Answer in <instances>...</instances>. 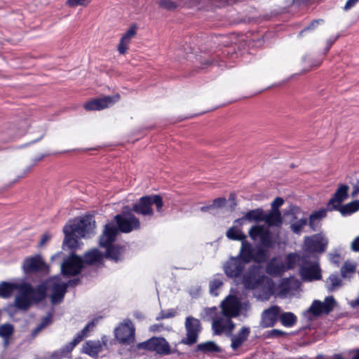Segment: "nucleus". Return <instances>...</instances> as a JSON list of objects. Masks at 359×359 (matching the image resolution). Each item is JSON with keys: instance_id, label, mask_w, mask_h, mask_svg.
Returning a JSON list of instances; mask_svg holds the SVG:
<instances>
[{"instance_id": "38", "label": "nucleus", "mask_w": 359, "mask_h": 359, "mask_svg": "<svg viewBox=\"0 0 359 359\" xmlns=\"http://www.w3.org/2000/svg\"><path fill=\"white\" fill-rule=\"evenodd\" d=\"M356 264L354 262L347 261L341 268V273L344 278H350L355 272Z\"/></svg>"}, {"instance_id": "19", "label": "nucleus", "mask_w": 359, "mask_h": 359, "mask_svg": "<svg viewBox=\"0 0 359 359\" xmlns=\"http://www.w3.org/2000/svg\"><path fill=\"white\" fill-rule=\"evenodd\" d=\"M140 347L147 350L156 351L160 354H168L170 353L169 344L163 338L153 337L141 344Z\"/></svg>"}, {"instance_id": "18", "label": "nucleus", "mask_w": 359, "mask_h": 359, "mask_svg": "<svg viewBox=\"0 0 359 359\" xmlns=\"http://www.w3.org/2000/svg\"><path fill=\"white\" fill-rule=\"evenodd\" d=\"M244 262L236 257H231L223 264L225 274L231 278H238L245 267Z\"/></svg>"}, {"instance_id": "56", "label": "nucleus", "mask_w": 359, "mask_h": 359, "mask_svg": "<svg viewBox=\"0 0 359 359\" xmlns=\"http://www.w3.org/2000/svg\"><path fill=\"white\" fill-rule=\"evenodd\" d=\"M216 311H217V308L215 307V306L211 307V308H208L206 310V313L208 315H212V314L215 313Z\"/></svg>"}, {"instance_id": "21", "label": "nucleus", "mask_w": 359, "mask_h": 359, "mask_svg": "<svg viewBox=\"0 0 359 359\" xmlns=\"http://www.w3.org/2000/svg\"><path fill=\"white\" fill-rule=\"evenodd\" d=\"M25 273L36 272L46 269V264L40 255L29 257L25 259L22 265Z\"/></svg>"}, {"instance_id": "61", "label": "nucleus", "mask_w": 359, "mask_h": 359, "mask_svg": "<svg viewBox=\"0 0 359 359\" xmlns=\"http://www.w3.org/2000/svg\"><path fill=\"white\" fill-rule=\"evenodd\" d=\"M358 191H359V186L358 187Z\"/></svg>"}, {"instance_id": "48", "label": "nucleus", "mask_w": 359, "mask_h": 359, "mask_svg": "<svg viewBox=\"0 0 359 359\" xmlns=\"http://www.w3.org/2000/svg\"><path fill=\"white\" fill-rule=\"evenodd\" d=\"M285 334V332L280 330H272L269 332L268 337L270 338L278 337Z\"/></svg>"}, {"instance_id": "47", "label": "nucleus", "mask_w": 359, "mask_h": 359, "mask_svg": "<svg viewBox=\"0 0 359 359\" xmlns=\"http://www.w3.org/2000/svg\"><path fill=\"white\" fill-rule=\"evenodd\" d=\"M226 202V199L224 198H216L213 203L211 204L212 208H217L223 206Z\"/></svg>"}, {"instance_id": "7", "label": "nucleus", "mask_w": 359, "mask_h": 359, "mask_svg": "<svg viewBox=\"0 0 359 359\" xmlns=\"http://www.w3.org/2000/svg\"><path fill=\"white\" fill-rule=\"evenodd\" d=\"M153 205H156L157 212H163V202L162 198L158 195L146 196L140 198L133 206V210L138 215L144 217H151L154 211L151 208Z\"/></svg>"}, {"instance_id": "37", "label": "nucleus", "mask_w": 359, "mask_h": 359, "mask_svg": "<svg viewBox=\"0 0 359 359\" xmlns=\"http://www.w3.org/2000/svg\"><path fill=\"white\" fill-rule=\"evenodd\" d=\"M341 284V280L337 274H331L326 281V287L330 292L339 288Z\"/></svg>"}, {"instance_id": "1", "label": "nucleus", "mask_w": 359, "mask_h": 359, "mask_svg": "<svg viewBox=\"0 0 359 359\" xmlns=\"http://www.w3.org/2000/svg\"><path fill=\"white\" fill-rule=\"evenodd\" d=\"M68 284L76 285V280H69L68 283L61 280L60 276H54L34 288L29 283H15L6 281L0 283V297L8 299L11 297L15 290L18 294L15 297L14 306L19 310L27 311L35 302L43 299L46 290L51 292L50 300L52 304L60 303L64 298Z\"/></svg>"}, {"instance_id": "53", "label": "nucleus", "mask_w": 359, "mask_h": 359, "mask_svg": "<svg viewBox=\"0 0 359 359\" xmlns=\"http://www.w3.org/2000/svg\"><path fill=\"white\" fill-rule=\"evenodd\" d=\"M351 307L355 309L359 306V297L349 302Z\"/></svg>"}, {"instance_id": "22", "label": "nucleus", "mask_w": 359, "mask_h": 359, "mask_svg": "<svg viewBox=\"0 0 359 359\" xmlns=\"http://www.w3.org/2000/svg\"><path fill=\"white\" fill-rule=\"evenodd\" d=\"M348 187L341 184L337 189L332 198H331L327 204L329 209L337 210L341 203L348 197Z\"/></svg>"}, {"instance_id": "58", "label": "nucleus", "mask_w": 359, "mask_h": 359, "mask_svg": "<svg viewBox=\"0 0 359 359\" xmlns=\"http://www.w3.org/2000/svg\"><path fill=\"white\" fill-rule=\"evenodd\" d=\"M329 359H344L341 354H335Z\"/></svg>"}, {"instance_id": "34", "label": "nucleus", "mask_w": 359, "mask_h": 359, "mask_svg": "<svg viewBox=\"0 0 359 359\" xmlns=\"http://www.w3.org/2000/svg\"><path fill=\"white\" fill-rule=\"evenodd\" d=\"M103 255L97 249H93L85 255V262L88 264H94L100 262Z\"/></svg>"}, {"instance_id": "42", "label": "nucleus", "mask_w": 359, "mask_h": 359, "mask_svg": "<svg viewBox=\"0 0 359 359\" xmlns=\"http://www.w3.org/2000/svg\"><path fill=\"white\" fill-rule=\"evenodd\" d=\"M307 222L306 218H302L292 223L290 228L293 233L300 234L302 229L307 224Z\"/></svg>"}, {"instance_id": "44", "label": "nucleus", "mask_w": 359, "mask_h": 359, "mask_svg": "<svg viewBox=\"0 0 359 359\" xmlns=\"http://www.w3.org/2000/svg\"><path fill=\"white\" fill-rule=\"evenodd\" d=\"M51 315H48L45 318H43L41 323L38 325V327L34 330V334H37L42 329L48 326L51 323Z\"/></svg>"}, {"instance_id": "59", "label": "nucleus", "mask_w": 359, "mask_h": 359, "mask_svg": "<svg viewBox=\"0 0 359 359\" xmlns=\"http://www.w3.org/2000/svg\"><path fill=\"white\" fill-rule=\"evenodd\" d=\"M359 191H358V187L352 192L351 196L355 197Z\"/></svg>"}, {"instance_id": "16", "label": "nucleus", "mask_w": 359, "mask_h": 359, "mask_svg": "<svg viewBox=\"0 0 359 359\" xmlns=\"http://www.w3.org/2000/svg\"><path fill=\"white\" fill-rule=\"evenodd\" d=\"M82 267V259L73 254L62 264L61 271L64 276H75L81 272Z\"/></svg>"}, {"instance_id": "46", "label": "nucleus", "mask_w": 359, "mask_h": 359, "mask_svg": "<svg viewBox=\"0 0 359 359\" xmlns=\"http://www.w3.org/2000/svg\"><path fill=\"white\" fill-rule=\"evenodd\" d=\"M284 203V200L280 197L276 198L273 202L271 203V210H274L275 212H280L279 210V208Z\"/></svg>"}, {"instance_id": "51", "label": "nucleus", "mask_w": 359, "mask_h": 359, "mask_svg": "<svg viewBox=\"0 0 359 359\" xmlns=\"http://www.w3.org/2000/svg\"><path fill=\"white\" fill-rule=\"evenodd\" d=\"M358 2H359V0H348L344 7V9L345 11H348L353 7Z\"/></svg>"}, {"instance_id": "29", "label": "nucleus", "mask_w": 359, "mask_h": 359, "mask_svg": "<svg viewBox=\"0 0 359 359\" xmlns=\"http://www.w3.org/2000/svg\"><path fill=\"white\" fill-rule=\"evenodd\" d=\"M244 262L245 264L250 262L253 258V248L252 245L246 241L241 243V248L238 255L236 257Z\"/></svg>"}, {"instance_id": "15", "label": "nucleus", "mask_w": 359, "mask_h": 359, "mask_svg": "<svg viewBox=\"0 0 359 359\" xmlns=\"http://www.w3.org/2000/svg\"><path fill=\"white\" fill-rule=\"evenodd\" d=\"M116 339L121 344H130L135 341V327L130 320H125L115 330Z\"/></svg>"}, {"instance_id": "27", "label": "nucleus", "mask_w": 359, "mask_h": 359, "mask_svg": "<svg viewBox=\"0 0 359 359\" xmlns=\"http://www.w3.org/2000/svg\"><path fill=\"white\" fill-rule=\"evenodd\" d=\"M250 328L243 327L236 334H233L231 337V347L234 350H237L247 340L250 334Z\"/></svg>"}, {"instance_id": "40", "label": "nucleus", "mask_w": 359, "mask_h": 359, "mask_svg": "<svg viewBox=\"0 0 359 359\" xmlns=\"http://www.w3.org/2000/svg\"><path fill=\"white\" fill-rule=\"evenodd\" d=\"M223 282L219 278H214L210 282V292L213 296H217L219 294V290L222 287Z\"/></svg>"}, {"instance_id": "49", "label": "nucleus", "mask_w": 359, "mask_h": 359, "mask_svg": "<svg viewBox=\"0 0 359 359\" xmlns=\"http://www.w3.org/2000/svg\"><path fill=\"white\" fill-rule=\"evenodd\" d=\"M351 249L354 252H359V236L352 241Z\"/></svg>"}, {"instance_id": "17", "label": "nucleus", "mask_w": 359, "mask_h": 359, "mask_svg": "<svg viewBox=\"0 0 359 359\" xmlns=\"http://www.w3.org/2000/svg\"><path fill=\"white\" fill-rule=\"evenodd\" d=\"M187 337L182 340L186 344H193L197 341L198 334L201 330L200 320L189 316L185 320Z\"/></svg>"}, {"instance_id": "31", "label": "nucleus", "mask_w": 359, "mask_h": 359, "mask_svg": "<svg viewBox=\"0 0 359 359\" xmlns=\"http://www.w3.org/2000/svg\"><path fill=\"white\" fill-rule=\"evenodd\" d=\"M233 224V226L226 232L227 238L231 240L241 241L242 242L245 241L246 236L240 228V226L241 225L239 224H235V222Z\"/></svg>"}, {"instance_id": "45", "label": "nucleus", "mask_w": 359, "mask_h": 359, "mask_svg": "<svg viewBox=\"0 0 359 359\" xmlns=\"http://www.w3.org/2000/svg\"><path fill=\"white\" fill-rule=\"evenodd\" d=\"M92 0H67L66 4L72 8L79 6H86Z\"/></svg>"}, {"instance_id": "30", "label": "nucleus", "mask_w": 359, "mask_h": 359, "mask_svg": "<svg viewBox=\"0 0 359 359\" xmlns=\"http://www.w3.org/2000/svg\"><path fill=\"white\" fill-rule=\"evenodd\" d=\"M102 349V345L100 341H88L83 345V352L91 357H97Z\"/></svg>"}, {"instance_id": "35", "label": "nucleus", "mask_w": 359, "mask_h": 359, "mask_svg": "<svg viewBox=\"0 0 359 359\" xmlns=\"http://www.w3.org/2000/svg\"><path fill=\"white\" fill-rule=\"evenodd\" d=\"M302 257L296 253H290L287 255L284 262L286 271L295 267L297 262H301Z\"/></svg>"}, {"instance_id": "23", "label": "nucleus", "mask_w": 359, "mask_h": 359, "mask_svg": "<svg viewBox=\"0 0 359 359\" xmlns=\"http://www.w3.org/2000/svg\"><path fill=\"white\" fill-rule=\"evenodd\" d=\"M280 312L278 306H273L264 311L262 315L261 325L263 327H269L273 326L277 320Z\"/></svg>"}, {"instance_id": "41", "label": "nucleus", "mask_w": 359, "mask_h": 359, "mask_svg": "<svg viewBox=\"0 0 359 359\" xmlns=\"http://www.w3.org/2000/svg\"><path fill=\"white\" fill-rule=\"evenodd\" d=\"M326 216L325 210H320L313 212L309 217V226L315 230V222L316 220L322 219Z\"/></svg>"}, {"instance_id": "10", "label": "nucleus", "mask_w": 359, "mask_h": 359, "mask_svg": "<svg viewBox=\"0 0 359 359\" xmlns=\"http://www.w3.org/2000/svg\"><path fill=\"white\" fill-rule=\"evenodd\" d=\"M327 245V238L322 233H317L305 237L304 251L305 255L310 253L320 254L326 250Z\"/></svg>"}, {"instance_id": "43", "label": "nucleus", "mask_w": 359, "mask_h": 359, "mask_svg": "<svg viewBox=\"0 0 359 359\" xmlns=\"http://www.w3.org/2000/svg\"><path fill=\"white\" fill-rule=\"evenodd\" d=\"M158 4L161 8L167 10H172L177 6V4L171 0H159Z\"/></svg>"}, {"instance_id": "26", "label": "nucleus", "mask_w": 359, "mask_h": 359, "mask_svg": "<svg viewBox=\"0 0 359 359\" xmlns=\"http://www.w3.org/2000/svg\"><path fill=\"white\" fill-rule=\"evenodd\" d=\"M136 33L137 27L135 25H133L122 36L118 46V50L120 54L124 55L127 52L128 45L130 43L131 39L136 35Z\"/></svg>"}, {"instance_id": "5", "label": "nucleus", "mask_w": 359, "mask_h": 359, "mask_svg": "<svg viewBox=\"0 0 359 359\" xmlns=\"http://www.w3.org/2000/svg\"><path fill=\"white\" fill-rule=\"evenodd\" d=\"M299 265V273L303 281L311 282L321 279V269L317 257L310 258L307 255H304Z\"/></svg>"}, {"instance_id": "14", "label": "nucleus", "mask_w": 359, "mask_h": 359, "mask_svg": "<svg viewBox=\"0 0 359 359\" xmlns=\"http://www.w3.org/2000/svg\"><path fill=\"white\" fill-rule=\"evenodd\" d=\"M232 318L224 315L222 312L217 313L212 318V329L215 334L220 335L223 333L230 334L235 327Z\"/></svg>"}, {"instance_id": "2", "label": "nucleus", "mask_w": 359, "mask_h": 359, "mask_svg": "<svg viewBox=\"0 0 359 359\" xmlns=\"http://www.w3.org/2000/svg\"><path fill=\"white\" fill-rule=\"evenodd\" d=\"M95 221L91 216L75 219L63 228L65 235L63 248L76 250L80 248L78 239L90 237L95 233Z\"/></svg>"}, {"instance_id": "11", "label": "nucleus", "mask_w": 359, "mask_h": 359, "mask_svg": "<svg viewBox=\"0 0 359 359\" xmlns=\"http://www.w3.org/2000/svg\"><path fill=\"white\" fill-rule=\"evenodd\" d=\"M115 220L118 229L123 233H130L140 228V222L130 211H123L121 214L115 216Z\"/></svg>"}, {"instance_id": "36", "label": "nucleus", "mask_w": 359, "mask_h": 359, "mask_svg": "<svg viewBox=\"0 0 359 359\" xmlns=\"http://www.w3.org/2000/svg\"><path fill=\"white\" fill-rule=\"evenodd\" d=\"M280 322L285 327H292L297 322L296 316L291 312H285L280 315Z\"/></svg>"}, {"instance_id": "13", "label": "nucleus", "mask_w": 359, "mask_h": 359, "mask_svg": "<svg viewBox=\"0 0 359 359\" xmlns=\"http://www.w3.org/2000/svg\"><path fill=\"white\" fill-rule=\"evenodd\" d=\"M300 287V280L294 276L282 278L277 287V295L281 298L291 297L299 290Z\"/></svg>"}, {"instance_id": "28", "label": "nucleus", "mask_w": 359, "mask_h": 359, "mask_svg": "<svg viewBox=\"0 0 359 359\" xmlns=\"http://www.w3.org/2000/svg\"><path fill=\"white\" fill-rule=\"evenodd\" d=\"M262 222H264L268 227H280L283 224L281 212H275L274 210H270L268 212H264Z\"/></svg>"}, {"instance_id": "25", "label": "nucleus", "mask_w": 359, "mask_h": 359, "mask_svg": "<svg viewBox=\"0 0 359 359\" xmlns=\"http://www.w3.org/2000/svg\"><path fill=\"white\" fill-rule=\"evenodd\" d=\"M264 216V210L262 208H257L248 212L243 217L236 219L235 224L243 225L245 221L258 223L259 222H262Z\"/></svg>"}, {"instance_id": "60", "label": "nucleus", "mask_w": 359, "mask_h": 359, "mask_svg": "<svg viewBox=\"0 0 359 359\" xmlns=\"http://www.w3.org/2000/svg\"><path fill=\"white\" fill-rule=\"evenodd\" d=\"M353 359H359V351L356 353Z\"/></svg>"}, {"instance_id": "52", "label": "nucleus", "mask_w": 359, "mask_h": 359, "mask_svg": "<svg viewBox=\"0 0 359 359\" xmlns=\"http://www.w3.org/2000/svg\"><path fill=\"white\" fill-rule=\"evenodd\" d=\"M175 312H167V313H162L161 316L160 317H158L157 319H163V318H168L170 317L174 316Z\"/></svg>"}, {"instance_id": "4", "label": "nucleus", "mask_w": 359, "mask_h": 359, "mask_svg": "<svg viewBox=\"0 0 359 359\" xmlns=\"http://www.w3.org/2000/svg\"><path fill=\"white\" fill-rule=\"evenodd\" d=\"M118 233V229L113 223L107 224L100 238V245L107 248L106 257L116 262L122 259L123 248L111 246Z\"/></svg>"}, {"instance_id": "33", "label": "nucleus", "mask_w": 359, "mask_h": 359, "mask_svg": "<svg viewBox=\"0 0 359 359\" xmlns=\"http://www.w3.org/2000/svg\"><path fill=\"white\" fill-rule=\"evenodd\" d=\"M14 332V327L10 323H5L0 326V337L4 339L5 346H8V340Z\"/></svg>"}, {"instance_id": "6", "label": "nucleus", "mask_w": 359, "mask_h": 359, "mask_svg": "<svg viewBox=\"0 0 359 359\" xmlns=\"http://www.w3.org/2000/svg\"><path fill=\"white\" fill-rule=\"evenodd\" d=\"M221 312L226 316L236 318L250 309L248 301H242L235 295H228L220 304Z\"/></svg>"}, {"instance_id": "3", "label": "nucleus", "mask_w": 359, "mask_h": 359, "mask_svg": "<svg viewBox=\"0 0 359 359\" xmlns=\"http://www.w3.org/2000/svg\"><path fill=\"white\" fill-rule=\"evenodd\" d=\"M259 267L252 266L243 278V283L247 289L262 290V294H256L258 298L268 299L273 293L274 283L264 275H260Z\"/></svg>"}, {"instance_id": "8", "label": "nucleus", "mask_w": 359, "mask_h": 359, "mask_svg": "<svg viewBox=\"0 0 359 359\" xmlns=\"http://www.w3.org/2000/svg\"><path fill=\"white\" fill-rule=\"evenodd\" d=\"M336 305L337 302L332 296L325 297L323 302L314 300L304 315L309 320H312L323 314L330 313Z\"/></svg>"}, {"instance_id": "12", "label": "nucleus", "mask_w": 359, "mask_h": 359, "mask_svg": "<svg viewBox=\"0 0 359 359\" xmlns=\"http://www.w3.org/2000/svg\"><path fill=\"white\" fill-rule=\"evenodd\" d=\"M249 236L254 241L259 239L264 247H272L276 243L269 227L263 224L253 225L249 230Z\"/></svg>"}, {"instance_id": "24", "label": "nucleus", "mask_w": 359, "mask_h": 359, "mask_svg": "<svg viewBox=\"0 0 359 359\" xmlns=\"http://www.w3.org/2000/svg\"><path fill=\"white\" fill-rule=\"evenodd\" d=\"M266 271L272 276H280L285 271L284 262L281 258H273L270 260L266 267Z\"/></svg>"}, {"instance_id": "32", "label": "nucleus", "mask_w": 359, "mask_h": 359, "mask_svg": "<svg viewBox=\"0 0 359 359\" xmlns=\"http://www.w3.org/2000/svg\"><path fill=\"white\" fill-rule=\"evenodd\" d=\"M337 210H338L343 216L351 215L359 210V201L355 200L344 205H340Z\"/></svg>"}, {"instance_id": "57", "label": "nucleus", "mask_w": 359, "mask_h": 359, "mask_svg": "<svg viewBox=\"0 0 359 359\" xmlns=\"http://www.w3.org/2000/svg\"><path fill=\"white\" fill-rule=\"evenodd\" d=\"M211 208H212V207L211 206V205H206V206L201 207V210L202 212H206V211H208V210H210Z\"/></svg>"}, {"instance_id": "9", "label": "nucleus", "mask_w": 359, "mask_h": 359, "mask_svg": "<svg viewBox=\"0 0 359 359\" xmlns=\"http://www.w3.org/2000/svg\"><path fill=\"white\" fill-rule=\"evenodd\" d=\"M98 318H95L89 322L85 327L76 334L74 339L60 351H55L52 354V358L54 359H60L69 353H70L74 348L81 341L84 337L88 336V332L92 330L97 325Z\"/></svg>"}, {"instance_id": "39", "label": "nucleus", "mask_w": 359, "mask_h": 359, "mask_svg": "<svg viewBox=\"0 0 359 359\" xmlns=\"http://www.w3.org/2000/svg\"><path fill=\"white\" fill-rule=\"evenodd\" d=\"M197 348L203 352L210 353L219 352L220 351L219 346L212 341L198 344Z\"/></svg>"}, {"instance_id": "20", "label": "nucleus", "mask_w": 359, "mask_h": 359, "mask_svg": "<svg viewBox=\"0 0 359 359\" xmlns=\"http://www.w3.org/2000/svg\"><path fill=\"white\" fill-rule=\"evenodd\" d=\"M119 100L118 94L111 96H105L101 98L89 101L85 104L87 110H100L111 106Z\"/></svg>"}, {"instance_id": "55", "label": "nucleus", "mask_w": 359, "mask_h": 359, "mask_svg": "<svg viewBox=\"0 0 359 359\" xmlns=\"http://www.w3.org/2000/svg\"><path fill=\"white\" fill-rule=\"evenodd\" d=\"M50 238V236L48 234H44L40 241V245H43L48 241H49Z\"/></svg>"}, {"instance_id": "50", "label": "nucleus", "mask_w": 359, "mask_h": 359, "mask_svg": "<svg viewBox=\"0 0 359 359\" xmlns=\"http://www.w3.org/2000/svg\"><path fill=\"white\" fill-rule=\"evenodd\" d=\"M330 261L338 265L340 263V255L338 254H330L329 255Z\"/></svg>"}, {"instance_id": "54", "label": "nucleus", "mask_w": 359, "mask_h": 359, "mask_svg": "<svg viewBox=\"0 0 359 359\" xmlns=\"http://www.w3.org/2000/svg\"><path fill=\"white\" fill-rule=\"evenodd\" d=\"M322 22H323V20H314V21H313L311 23L310 26L306 27L304 31H306V29H309L313 28V27H316L318 25H319Z\"/></svg>"}]
</instances>
